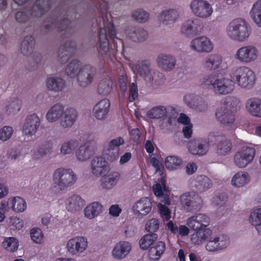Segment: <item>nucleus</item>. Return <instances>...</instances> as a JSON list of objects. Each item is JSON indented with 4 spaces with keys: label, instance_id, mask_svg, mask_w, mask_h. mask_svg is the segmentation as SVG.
Listing matches in <instances>:
<instances>
[{
    "label": "nucleus",
    "instance_id": "f3484780",
    "mask_svg": "<svg viewBox=\"0 0 261 261\" xmlns=\"http://www.w3.org/2000/svg\"><path fill=\"white\" fill-rule=\"evenodd\" d=\"M181 17L180 11L176 9H167L162 11L160 15L161 24L166 29H171L179 21Z\"/></svg>",
    "mask_w": 261,
    "mask_h": 261
},
{
    "label": "nucleus",
    "instance_id": "49530a36",
    "mask_svg": "<svg viewBox=\"0 0 261 261\" xmlns=\"http://www.w3.org/2000/svg\"><path fill=\"white\" fill-rule=\"evenodd\" d=\"M250 15L254 23L261 28V0H258L253 4Z\"/></svg>",
    "mask_w": 261,
    "mask_h": 261
},
{
    "label": "nucleus",
    "instance_id": "4468645a",
    "mask_svg": "<svg viewBox=\"0 0 261 261\" xmlns=\"http://www.w3.org/2000/svg\"><path fill=\"white\" fill-rule=\"evenodd\" d=\"M180 199L182 206L188 212L198 210L202 205L201 197L194 191L183 194Z\"/></svg>",
    "mask_w": 261,
    "mask_h": 261
},
{
    "label": "nucleus",
    "instance_id": "393cba45",
    "mask_svg": "<svg viewBox=\"0 0 261 261\" xmlns=\"http://www.w3.org/2000/svg\"><path fill=\"white\" fill-rule=\"evenodd\" d=\"M156 62L158 67L165 71L173 70L176 65V59L170 54H160L157 57Z\"/></svg>",
    "mask_w": 261,
    "mask_h": 261
},
{
    "label": "nucleus",
    "instance_id": "37998d69",
    "mask_svg": "<svg viewBox=\"0 0 261 261\" xmlns=\"http://www.w3.org/2000/svg\"><path fill=\"white\" fill-rule=\"evenodd\" d=\"M78 146V141L75 139H70L64 142L60 146V153L66 156L72 154Z\"/></svg>",
    "mask_w": 261,
    "mask_h": 261
},
{
    "label": "nucleus",
    "instance_id": "cd10ccee",
    "mask_svg": "<svg viewBox=\"0 0 261 261\" xmlns=\"http://www.w3.org/2000/svg\"><path fill=\"white\" fill-rule=\"evenodd\" d=\"M110 102L108 99H103L98 101L93 107V115L98 120L106 119L108 115Z\"/></svg>",
    "mask_w": 261,
    "mask_h": 261
},
{
    "label": "nucleus",
    "instance_id": "2f4dec72",
    "mask_svg": "<svg viewBox=\"0 0 261 261\" xmlns=\"http://www.w3.org/2000/svg\"><path fill=\"white\" fill-rule=\"evenodd\" d=\"M99 180L100 187L105 190H110L117 184L120 175L118 172L112 171L108 174H103Z\"/></svg>",
    "mask_w": 261,
    "mask_h": 261
},
{
    "label": "nucleus",
    "instance_id": "5701e85b",
    "mask_svg": "<svg viewBox=\"0 0 261 261\" xmlns=\"http://www.w3.org/2000/svg\"><path fill=\"white\" fill-rule=\"evenodd\" d=\"M95 143L93 144L87 142L80 145L75 151L76 160L79 162H86L95 153Z\"/></svg>",
    "mask_w": 261,
    "mask_h": 261
},
{
    "label": "nucleus",
    "instance_id": "864d4df0",
    "mask_svg": "<svg viewBox=\"0 0 261 261\" xmlns=\"http://www.w3.org/2000/svg\"><path fill=\"white\" fill-rule=\"evenodd\" d=\"M181 164V160L177 156H168L165 160L166 167L171 171L179 168Z\"/></svg>",
    "mask_w": 261,
    "mask_h": 261
},
{
    "label": "nucleus",
    "instance_id": "a211bd4d",
    "mask_svg": "<svg viewBox=\"0 0 261 261\" xmlns=\"http://www.w3.org/2000/svg\"><path fill=\"white\" fill-rule=\"evenodd\" d=\"M189 185L196 193L202 194L212 187L213 182L206 176L200 175L191 178L189 180Z\"/></svg>",
    "mask_w": 261,
    "mask_h": 261
},
{
    "label": "nucleus",
    "instance_id": "de8ad7c7",
    "mask_svg": "<svg viewBox=\"0 0 261 261\" xmlns=\"http://www.w3.org/2000/svg\"><path fill=\"white\" fill-rule=\"evenodd\" d=\"M249 223L253 226L258 234H261V207L254 210L249 217Z\"/></svg>",
    "mask_w": 261,
    "mask_h": 261
},
{
    "label": "nucleus",
    "instance_id": "39448f33",
    "mask_svg": "<svg viewBox=\"0 0 261 261\" xmlns=\"http://www.w3.org/2000/svg\"><path fill=\"white\" fill-rule=\"evenodd\" d=\"M113 18L111 14H108L102 11L101 16L97 20L98 25L99 28V51L102 54L107 53L109 50V41L107 38V32L110 36L114 38L116 35L115 30L113 23Z\"/></svg>",
    "mask_w": 261,
    "mask_h": 261
},
{
    "label": "nucleus",
    "instance_id": "774afa93",
    "mask_svg": "<svg viewBox=\"0 0 261 261\" xmlns=\"http://www.w3.org/2000/svg\"><path fill=\"white\" fill-rule=\"evenodd\" d=\"M160 227V223L158 219L152 218L148 220L145 225V229L147 231L153 232L156 231Z\"/></svg>",
    "mask_w": 261,
    "mask_h": 261
},
{
    "label": "nucleus",
    "instance_id": "9d476101",
    "mask_svg": "<svg viewBox=\"0 0 261 261\" xmlns=\"http://www.w3.org/2000/svg\"><path fill=\"white\" fill-rule=\"evenodd\" d=\"M230 244V237L224 233H218L211 237L205 248L209 252H217L226 249Z\"/></svg>",
    "mask_w": 261,
    "mask_h": 261
},
{
    "label": "nucleus",
    "instance_id": "bb28decb",
    "mask_svg": "<svg viewBox=\"0 0 261 261\" xmlns=\"http://www.w3.org/2000/svg\"><path fill=\"white\" fill-rule=\"evenodd\" d=\"M132 245L127 241H119L114 246L112 251V257L117 260L124 258L130 252Z\"/></svg>",
    "mask_w": 261,
    "mask_h": 261
},
{
    "label": "nucleus",
    "instance_id": "69168bd1",
    "mask_svg": "<svg viewBox=\"0 0 261 261\" xmlns=\"http://www.w3.org/2000/svg\"><path fill=\"white\" fill-rule=\"evenodd\" d=\"M125 141L121 137H118L112 139L109 143V149L114 150H117L120 146L124 144Z\"/></svg>",
    "mask_w": 261,
    "mask_h": 261
},
{
    "label": "nucleus",
    "instance_id": "b1692460",
    "mask_svg": "<svg viewBox=\"0 0 261 261\" xmlns=\"http://www.w3.org/2000/svg\"><path fill=\"white\" fill-rule=\"evenodd\" d=\"M200 25L198 19L194 18H189L182 24L180 33L184 36L190 37L199 32Z\"/></svg>",
    "mask_w": 261,
    "mask_h": 261
},
{
    "label": "nucleus",
    "instance_id": "2eb2a0df",
    "mask_svg": "<svg viewBox=\"0 0 261 261\" xmlns=\"http://www.w3.org/2000/svg\"><path fill=\"white\" fill-rule=\"evenodd\" d=\"M88 247V239L84 236H76L69 239L66 245L67 252L72 255L83 253Z\"/></svg>",
    "mask_w": 261,
    "mask_h": 261
},
{
    "label": "nucleus",
    "instance_id": "4be33fe9",
    "mask_svg": "<svg viewBox=\"0 0 261 261\" xmlns=\"http://www.w3.org/2000/svg\"><path fill=\"white\" fill-rule=\"evenodd\" d=\"M217 120L225 126H231L236 120V115L226 106L219 107L216 111Z\"/></svg>",
    "mask_w": 261,
    "mask_h": 261
},
{
    "label": "nucleus",
    "instance_id": "5fc2aeb1",
    "mask_svg": "<svg viewBox=\"0 0 261 261\" xmlns=\"http://www.w3.org/2000/svg\"><path fill=\"white\" fill-rule=\"evenodd\" d=\"M158 238L155 233H148L144 236L139 241V245L141 249L146 250L148 249Z\"/></svg>",
    "mask_w": 261,
    "mask_h": 261
},
{
    "label": "nucleus",
    "instance_id": "a878e982",
    "mask_svg": "<svg viewBox=\"0 0 261 261\" xmlns=\"http://www.w3.org/2000/svg\"><path fill=\"white\" fill-rule=\"evenodd\" d=\"M45 85L48 91L58 93L63 91L66 87V83L62 77L51 75L47 77Z\"/></svg>",
    "mask_w": 261,
    "mask_h": 261
},
{
    "label": "nucleus",
    "instance_id": "e433bc0d",
    "mask_svg": "<svg viewBox=\"0 0 261 261\" xmlns=\"http://www.w3.org/2000/svg\"><path fill=\"white\" fill-rule=\"evenodd\" d=\"M7 207L14 213L23 212L27 208V204L25 200L19 196L9 198L7 200Z\"/></svg>",
    "mask_w": 261,
    "mask_h": 261
},
{
    "label": "nucleus",
    "instance_id": "6e6d98bb",
    "mask_svg": "<svg viewBox=\"0 0 261 261\" xmlns=\"http://www.w3.org/2000/svg\"><path fill=\"white\" fill-rule=\"evenodd\" d=\"M132 17L139 23H145L149 18V14L142 9H137L132 12Z\"/></svg>",
    "mask_w": 261,
    "mask_h": 261
},
{
    "label": "nucleus",
    "instance_id": "052dcab7",
    "mask_svg": "<svg viewBox=\"0 0 261 261\" xmlns=\"http://www.w3.org/2000/svg\"><path fill=\"white\" fill-rule=\"evenodd\" d=\"M225 102L227 108L233 110H238L241 108V102L240 99L235 96L228 97L225 99Z\"/></svg>",
    "mask_w": 261,
    "mask_h": 261
},
{
    "label": "nucleus",
    "instance_id": "1a4fd4ad",
    "mask_svg": "<svg viewBox=\"0 0 261 261\" xmlns=\"http://www.w3.org/2000/svg\"><path fill=\"white\" fill-rule=\"evenodd\" d=\"M132 70L138 76L147 83L153 81L155 71L151 68L150 62L146 60L139 61L137 64H130Z\"/></svg>",
    "mask_w": 261,
    "mask_h": 261
},
{
    "label": "nucleus",
    "instance_id": "0eeeda50",
    "mask_svg": "<svg viewBox=\"0 0 261 261\" xmlns=\"http://www.w3.org/2000/svg\"><path fill=\"white\" fill-rule=\"evenodd\" d=\"M259 57V49L252 45L239 47L233 55L234 60L246 64L254 63L258 59Z\"/></svg>",
    "mask_w": 261,
    "mask_h": 261
},
{
    "label": "nucleus",
    "instance_id": "bf43d9fd",
    "mask_svg": "<svg viewBox=\"0 0 261 261\" xmlns=\"http://www.w3.org/2000/svg\"><path fill=\"white\" fill-rule=\"evenodd\" d=\"M152 190L154 195L157 197H160L161 200L162 197L166 196L163 195V191H166V186L165 180L162 175L161 177V183H156L153 185Z\"/></svg>",
    "mask_w": 261,
    "mask_h": 261
},
{
    "label": "nucleus",
    "instance_id": "c756f323",
    "mask_svg": "<svg viewBox=\"0 0 261 261\" xmlns=\"http://www.w3.org/2000/svg\"><path fill=\"white\" fill-rule=\"evenodd\" d=\"M245 108L250 115L261 118V98L252 97L247 99L245 103Z\"/></svg>",
    "mask_w": 261,
    "mask_h": 261
},
{
    "label": "nucleus",
    "instance_id": "7ed1b4c3",
    "mask_svg": "<svg viewBox=\"0 0 261 261\" xmlns=\"http://www.w3.org/2000/svg\"><path fill=\"white\" fill-rule=\"evenodd\" d=\"M251 33L248 22L243 18H236L230 21L225 29V34L230 40L243 42L247 41Z\"/></svg>",
    "mask_w": 261,
    "mask_h": 261
},
{
    "label": "nucleus",
    "instance_id": "f03ea898",
    "mask_svg": "<svg viewBox=\"0 0 261 261\" xmlns=\"http://www.w3.org/2000/svg\"><path fill=\"white\" fill-rule=\"evenodd\" d=\"M77 175L70 168L60 167L56 169L53 174L54 186L51 190L56 194H61L67 188L74 185L77 180Z\"/></svg>",
    "mask_w": 261,
    "mask_h": 261
},
{
    "label": "nucleus",
    "instance_id": "3c124183",
    "mask_svg": "<svg viewBox=\"0 0 261 261\" xmlns=\"http://www.w3.org/2000/svg\"><path fill=\"white\" fill-rule=\"evenodd\" d=\"M112 87L113 82L109 77L102 79L98 85V93L102 95H107L112 91Z\"/></svg>",
    "mask_w": 261,
    "mask_h": 261
},
{
    "label": "nucleus",
    "instance_id": "72a5a7b5",
    "mask_svg": "<svg viewBox=\"0 0 261 261\" xmlns=\"http://www.w3.org/2000/svg\"><path fill=\"white\" fill-rule=\"evenodd\" d=\"M64 106L61 103H57L49 108L45 114L46 121L50 123L59 120L64 112Z\"/></svg>",
    "mask_w": 261,
    "mask_h": 261
},
{
    "label": "nucleus",
    "instance_id": "4d7b16f0",
    "mask_svg": "<svg viewBox=\"0 0 261 261\" xmlns=\"http://www.w3.org/2000/svg\"><path fill=\"white\" fill-rule=\"evenodd\" d=\"M200 97L194 93H187L183 97V101L188 107L193 109Z\"/></svg>",
    "mask_w": 261,
    "mask_h": 261
},
{
    "label": "nucleus",
    "instance_id": "603ef678",
    "mask_svg": "<svg viewBox=\"0 0 261 261\" xmlns=\"http://www.w3.org/2000/svg\"><path fill=\"white\" fill-rule=\"evenodd\" d=\"M21 107V103L18 99H11L6 105V112L8 115H14L20 111Z\"/></svg>",
    "mask_w": 261,
    "mask_h": 261
},
{
    "label": "nucleus",
    "instance_id": "f257e3e1",
    "mask_svg": "<svg viewBox=\"0 0 261 261\" xmlns=\"http://www.w3.org/2000/svg\"><path fill=\"white\" fill-rule=\"evenodd\" d=\"M199 83L202 88L220 95L230 94L236 88L234 82L230 76L218 77L214 74H208L203 76L199 80Z\"/></svg>",
    "mask_w": 261,
    "mask_h": 261
},
{
    "label": "nucleus",
    "instance_id": "79ce46f5",
    "mask_svg": "<svg viewBox=\"0 0 261 261\" xmlns=\"http://www.w3.org/2000/svg\"><path fill=\"white\" fill-rule=\"evenodd\" d=\"M83 66L79 60H73L66 66L64 70L65 74L70 78L76 79L77 74Z\"/></svg>",
    "mask_w": 261,
    "mask_h": 261
},
{
    "label": "nucleus",
    "instance_id": "58836bf2",
    "mask_svg": "<svg viewBox=\"0 0 261 261\" xmlns=\"http://www.w3.org/2000/svg\"><path fill=\"white\" fill-rule=\"evenodd\" d=\"M126 35L131 40L135 42H141L148 37V33L144 29L141 27H134L128 29Z\"/></svg>",
    "mask_w": 261,
    "mask_h": 261
},
{
    "label": "nucleus",
    "instance_id": "f704fd0d",
    "mask_svg": "<svg viewBox=\"0 0 261 261\" xmlns=\"http://www.w3.org/2000/svg\"><path fill=\"white\" fill-rule=\"evenodd\" d=\"M194 232L191 235L190 240L194 245H200L211 237L212 230L209 228L193 230Z\"/></svg>",
    "mask_w": 261,
    "mask_h": 261
},
{
    "label": "nucleus",
    "instance_id": "ddd939ff",
    "mask_svg": "<svg viewBox=\"0 0 261 261\" xmlns=\"http://www.w3.org/2000/svg\"><path fill=\"white\" fill-rule=\"evenodd\" d=\"M96 69L90 65H83L77 74L76 79L77 84L81 87L85 88L90 85L96 76Z\"/></svg>",
    "mask_w": 261,
    "mask_h": 261
},
{
    "label": "nucleus",
    "instance_id": "338daca9",
    "mask_svg": "<svg viewBox=\"0 0 261 261\" xmlns=\"http://www.w3.org/2000/svg\"><path fill=\"white\" fill-rule=\"evenodd\" d=\"M208 109V102L206 100L200 97L199 100L193 109L194 110L199 112H205Z\"/></svg>",
    "mask_w": 261,
    "mask_h": 261
},
{
    "label": "nucleus",
    "instance_id": "13d9d810",
    "mask_svg": "<svg viewBox=\"0 0 261 261\" xmlns=\"http://www.w3.org/2000/svg\"><path fill=\"white\" fill-rule=\"evenodd\" d=\"M3 246L7 251L14 252L17 249L18 243L13 237L6 238L3 242Z\"/></svg>",
    "mask_w": 261,
    "mask_h": 261
},
{
    "label": "nucleus",
    "instance_id": "412c9836",
    "mask_svg": "<svg viewBox=\"0 0 261 261\" xmlns=\"http://www.w3.org/2000/svg\"><path fill=\"white\" fill-rule=\"evenodd\" d=\"M91 173L96 177H100L109 171V165L105 157L94 156L90 163Z\"/></svg>",
    "mask_w": 261,
    "mask_h": 261
},
{
    "label": "nucleus",
    "instance_id": "c9c22d12",
    "mask_svg": "<svg viewBox=\"0 0 261 261\" xmlns=\"http://www.w3.org/2000/svg\"><path fill=\"white\" fill-rule=\"evenodd\" d=\"M65 204L68 211L73 213L80 211L85 205V202L80 196L73 195L66 199Z\"/></svg>",
    "mask_w": 261,
    "mask_h": 261
},
{
    "label": "nucleus",
    "instance_id": "c85d7f7f",
    "mask_svg": "<svg viewBox=\"0 0 261 261\" xmlns=\"http://www.w3.org/2000/svg\"><path fill=\"white\" fill-rule=\"evenodd\" d=\"M223 61L222 56L217 54H210L202 60V66L207 71H214L218 69Z\"/></svg>",
    "mask_w": 261,
    "mask_h": 261
},
{
    "label": "nucleus",
    "instance_id": "a19ab883",
    "mask_svg": "<svg viewBox=\"0 0 261 261\" xmlns=\"http://www.w3.org/2000/svg\"><path fill=\"white\" fill-rule=\"evenodd\" d=\"M102 205L99 202H93L85 208V216L88 219H92L102 213Z\"/></svg>",
    "mask_w": 261,
    "mask_h": 261
},
{
    "label": "nucleus",
    "instance_id": "20e7f679",
    "mask_svg": "<svg viewBox=\"0 0 261 261\" xmlns=\"http://www.w3.org/2000/svg\"><path fill=\"white\" fill-rule=\"evenodd\" d=\"M229 76L233 80L235 85L245 90L252 89L256 82L254 71L249 67L240 65L233 67L229 72Z\"/></svg>",
    "mask_w": 261,
    "mask_h": 261
},
{
    "label": "nucleus",
    "instance_id": "4c0bfd02",
    "mask_svg": "<svg viewBox=\"0 0 261 261\" xmlns=\"http://www.w3.org/2000/svg\"><path fill=\"white\" fill-rule=\"evenodd\" d=\"M251 176L245 171H239L236 173L231 179V185L236 188H242L249 184Z\"/></svg>",
    "mask_w": 261,
    "mask_h": 261
},
{
    "label": "nucleus",
    "instance_id": "dca6fc26",
    "mask_svg": "<svg viewBox=\"0 0 261 261\" xmlns=\"http://www.w3.org/2000/svg\"><path fill=\"white\" fill-rule=\"evenodd\" d=\"M152 206L150 200L147 197H143L134 203L132 211L136 218L141 219L150 213Z\"/></svg>",
    "mask_w": 261,
    "mask_h": 261
},
{
    "label": "nucleus",
    "instance_id": "6e6552de",
    "mask_svg": "<svg viewBox=\"0 0 261 261\" xmlns=\"http://www.w3.org/2000/svg\"><path fill=\"white\" fill-rule=\"evenodd\" d=\"M189 8L194 15L202 19L208 18L213 13L212 5L206 0H192Z\"/></svg>",
    "mask_w": 261,
    "mask_h": 261
},
{
    "label": "nucleus",
    "instance_id": "aec40b11",
    "mask_svg": "<svg viewBox=\"0 0 261 261\" xmlns=\"http://www.w3.org/2000/svg\"><path fill=\"white\" fill-rule=\"evenodd\" d=\"M186 224L192 230L208 228L210 219L205 214L198 213L188 218Z\"/></svg>",
    "mask_w": 261,
    "mask_h": 261
},
{
    "label": "nucleus",
    "instance_id": "0e129e2a",
    "mask_svg": "<svg viewBox=\"0 0 261 261\" xmlns=\"http://www.w3.org/2000/svg\"><path fill=\"white\" fill-rule=\"evenodd\" d=\"M32 240L37 244H41L43 239V234L42 230L38 228H32L30 231Z\"/></svg>",
    "mask_w": 261,
    "mask_h": 261
},
{
    "label": "nucleus",
    "instance_id": "f8f14e48",
    "mask_svg": "<svg viewBox=\"0 0 261 261\" xmlns=\"http://www.w3.org/2000/svg\"><path fill=\"white\" fill-rule=\"evenodd\" d=\"M190 49L197 53H210L214 48L211 39L206 36L202 35L193 38L190 43Z\"/></svg>",
    "mask_w": 261,
    "mask_h": 261
},
{
    "label": "nucleus",
    "instance_id": "ea45409f",
    "mask_svg": "<svg viewBox=\"0 0 261 261\" xmlns=\"http://www.w3.org/2000/svg\"><path fill=\"white\" fill-rule=\"evenodd\" d=\"M216 140L217 141L216 153L220 155L228 154L232 148L230 141L223 136H217Z\"/></svg>",
    "mask_w": 261,
    "mask_h": 261
},
{
    "label": "nucleus",
    "instance_id": "680f3d73",
    "mask_svg": "<svg viewBox=\"0 0 261 261\" xmlns=\"http://www.w3.org/2000/svg\"><path fill=\"white\" fill-rule=\"evenodd\" d=\"M13 134V129L9 126H4L0 129V140L5 142L9 140Z\"/></svg>",
    "mask_w": 261,
    "mask_h": 261
},
{
    "label": "nucleus",
    "instance_id": "e2e57ef3",
    "mask_svg": "<svg viewBox=\"0 0 261 261\" xmlns=\"http://www.w3.org/2000/svg\"><path fill=\"white\" fill-rule=\"evenodd\" d=\"M9 225L12 229L20 230L23 227L24 223L20 218L12 216L9 218Z\"/></svg>",
    "mask_w": 261,
    "mask_h": 261
},
{
    "label": "nucleus",
    "instance_id": "8fccbe9b",
    "mask_svg": "<svg viewBox=\"0 0 261 261\" xmlns=\"http://www.w3.org/2000/svg\"><path fill=\"white\" fill-rule=\"evenodd\" d=\"M35 45V41L32 36H26L22 41L20 46V52L23 56L30 55Z\"/></svg>",
    "mask_w": 261,
    "mask_h": 261
},
{
    "label": "nucleus",
    "instance_id": "9b49d317",
    "mask_svg": "<svg viewBox=\"0 0 261 261\" xmlns=\"http://www.w3.org/2000/svg\"><path fill=\"white\" fill-rule=\"evenodd\" d=\"M255 150L250 147L244 146L238 150L233 158L234 164L239 168H244L253 161Z\"/></svg>",
    "mask_w": 261,
    "mask_h": 261
},
{
    "label": "nucleus",
    "instance_id": "c03bdc74",
    "mask_svg": "<svg viewBox=\"0 0 261 261\" xmlns=\"http://www.w3.org/2000/svg\"><path fill=\"white\" fill-rule=\"evenodd\" d=\"M167 114L166 108L164 106H156L146 113V117L152 119H159L164 118Z\"/></svg>",
    "mask_w": 261,
    "mask_h": 261
},
{
    "label": "nucleus",
    "instance_id": "473e14b6",
    "mask_svg": "<svg viewBox=\"0 0 261 261\" xmlns=\"http://www.w3.org/2000/svg\"><path fill=\"white\" fill-rule=\"evenodd\" d=\"M78 113L72 108L64 109V112L60 119V125L64 129L71 127L77 120Z\"/></svg>",
    "mask_w": 261,
    "mask_h": 261
},
{
    "label": "nucleus",
    "instance_id": "7c9ffc66",
    "mask_svg": "<svg viewBox=\"0 0 261 261\" xmlns=\"http://www.w3.org/2000/svg\"><path fill=\"white\" fill-rule=\"evenodd\" d=\"M208 148V143L206 140H191L188 143V150L194 155L205 154Z\"/></svg>",
    "mask_w": 261,
    "mask_h": 261
},
{
    "label": "nucleus",
    "instance_id": "09e8293b",
    "mask_svg": "<svg viewBox=\"0 0 261 261\" xmlns=\"http://www.w3.org/2000/svg\"><path fill=\"white\" fill-rule=\"evenodd\" d=\"M165 250V244L160 241L156 243L149 250V256L153 260H159Z\"/></svg>",
    "mask_w": 261,
    "mask_h": 261
},
{
    "label": "nucleus",
    "instance_id": "6ab92c4d",
    "mask_svg": "<svg viewBox=\"0 0 261 261\" xmlns=\"http://www.w3.org/2000/svg\"><path fill=\"white\" fill-rule=\"evenodd\" d=\"M40 118L36 114H32L25 119L22 125V133L27 137H32L37 133L40 124Z\"/></svg>",
    "mask_w": 261,
    "mask_h": 261
},
{
    "label": "nucleus",
    "instance_id": "423d86ee",
    "mask_svg": "<svg viewBox=\"0 0 261 261\" xmlns=\"http://www.w3.org/2000/svg\"><path fill=\"white\" fill-rule=\"evenodd\" d=\"M49 0H37L31 10L20 9L16 12L15 18L19 23H24L31 17H41L47 10Z\"/></svg>",
    "mask_w": 261,
    "mask_h": 261
},
{
    "label": "nucleus",
    "instance_id": "a18cd8bd",
    "mask_svg": "<svg viewBox=\"0 0 261 261\" xmlns=\"http://www.w3.org/2000/svg\"><path fill=\"white\" fill-rule=\"evenodd\" d=\"M161 201L158 205L161 216L163 219L168 221L171 218V213L166 205L170 204V200L168 196H165L162 197Z\"/></svg>",
    "mask_w": 261,
    "mask_h": 261
}]
</instances>
